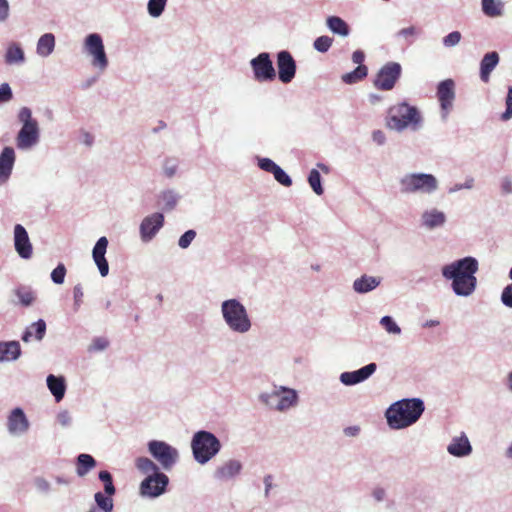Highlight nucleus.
<instances>
[{"label":"nucleus","mask_w":512,"mask_h":512,"mask_svg":"<svg viewBox=\"0 0 512 512\" xmlns=\"http://www.w3.org/2000/svg\"><path fill=\"white\" fill-rule=\"evenodd\" d=\"M478 270L479 261L473 256H466L444 265L441 274L451 281V289L456 296L470 297L477 288Z\"/></svg>","instance_id":"obj_1"},{"label":"nucleus","mask_w":512,"mask_h":512,"mask_svg":"<svg viewBox=\"0 0 512 512\" xmlns=\"http://www.w3.org/2000/svg\"><path fill=\"white\" fill-rule=\"evenodd\" d=\"M424 410V402L420 398L401 399L389 406L385 417L391 429L401 430L415 424Z\"/></svg>","instance_id":"obj_2"},{"label":"nucleus","mask_w":512,"mask_h":512,"mask_svg":"<svg viewBox=\"0 0 512 512\" xmlns=\"http://www.w3.org/2000/svg\"><path fill=\"white\" fill-rule=\"evenodd\" d=\"M220 313L227 328L235 334H246L252 329V320L245 305L237 298L221 302Z\"/></svg>","instance_id":"obj_3"},{"label":"nucleus","mask_w":512,"mask_h":512,"mask_svg":"<svg viewBox=\"0 0 512 512\" xmlns=\"http://www.w3.org/2000/svg\"><path fill=\"white\" fill-rule=\"evenodd\" d=\"M422 116L416 106L406 101L391 106L388 110L387 126L396 132L406 129L417 131L422 125Z\"/></svg>","instance_id":"obj_4"},{"label":"nucleus","mask_w":512,"mask_h":512,"mask_svg":"<svg viewBox=\"0 0 512 512\" xmlns=\"http://www.w3.org/2000/svg\"><path fill=\"white\" fill-rule=\"evenodd\" d=\"M17 119L21 128L15 138L16 147L22 151L31 150L40 142L39 123L33 117L32 110L26 106L19 109Z\"/></svg>","instance_id":"obj_5"},{"label":"nucleus","mask_w":512,"mask_h":512,"mask_svg":"<svg viewBox=\"0 0 512 512\" xmlns=\"http://www.w3.org/2000/svg\"><path fill=\"white\" fill-rule=\"evenodd\" d=\"M222 448L220 440L210 431L199 430L191 439V451L196 463L207 464Z\"/></svg>","instance_id":"obj_6"},{"label":"nucleus","mask_w":512,"mask_h":512,"mask_svg":"<svg viewBox=\"0 0 512 512\" xmlns=\"http://www.w3.org/2000/svg\"><path fill=\"white\" fill-rule=\"evenodd\" d=\"M399 189L403 195H432L439 189V181L430 173L411 172L399 179Z\"/></svg>","instance_id":"obj_7"},{"label":"nucleus","mask_w":512,"mask_h":512,"mask_svg":"<svg viewBox=\"0 0 512 512\" xmlns=\"http://www.w3.org/2000/svg\"><path fill=\"white\" fill-rule=\"evenodd\" d=\"M259 401L270 409L285 412L298 404L299 396L295 389L274 386L270 392H262Z\"/></svg>","instance_id":"obj_8"},{"label":"nucleus","mask_w":512,"mask_h":512,"mask_svg":"<svg viewBox=\"0 0 512 512\" xmlns=\"http://www.w3.org/2000/svg\"><path fill=\"white\" fill-rule=\"evenodd\" d=\"M83 53L90 58L91 66L99 73H103L109 66V59L105 50L103 38L99 33L86 35L83 41Z\"/></svg>","instance_id":"obj_9"},{"label":"nucleus","mask_w":512,"mask_h":512,"mask_svg":"<svg viewBox=\"0 0 512 512\" xmlns=\"http://www.w3.org/2000/svg\"><path fill=\"white\" fill-rule=\"evenodd\" d=\"M147 448L151 456L166 471L171 470L179 461L178 449L165 441L151 440L148 442Z\"/></svg>","instance_id":"obj_10"},{"label":"nucleus","mask_w":512,"mask_h":512,"mask_svg":"<svg viewBox=\"0 0 512 512\" xmlns=\"http://www.w3.org/2000/svg\"><path fill=\"white\" fill-rule=\"evenodd\" d=\"M253 79L258 83L273 82L276 79V70L268 52H261L249 62Z\"/></svg>","instance_id":"obj_11"},{"label":"nucleus","mask_w":512,"mask_h":512,"mask_svg":"<svg viewBox=\"0 0 512 512\" xmlns=\"http://www.w3.org/2000/svg\"><path fill=\"white\" fill-rule=\"evenodd\" d=\"M168 484L169 478L165 473L148 475L140 483L139 494L143 498H158L166 492Z\"/></svg>","instance_id":"obj_12"},{"label":"nucleus","mask_w":512,"mask_h":512,"mask_svg":"<svg viewBox=\"0 0 512 512\" xmlns=\"http://www.w3.org/2000/svg\"><path fill=\"white\" fill-rule=\"evenodd\" d=\"M402 73V67L398 62H387L383 65L373 81L378 90L390 91L394 88Z\"/></svg>","instance_id":"obj_13"},{"label":"nucleus","mask_w":512,"mask_h":512,"mask_svg":"<svg viewBox=\"0 0 512 512\" xmlns=\"http://www.w3.org/2000/svg\"><path fill=\"white\" fill-rule=\"evenodd\" d=\"M276 77L279 81L288 84L295 78L297 64L292 54L287 50H281L276 55Z\"/></svg>","instance_id":"obj_14"},{"label":"nucleus","mask_w":512,"mask_h":512,"mask_svg":"<svg viewBox=\"0 0 512 512\" xmlns=\"http://www.w3.org/2000/svg\"><path fill=\"white\" fill-rule=\"evenodd\" d=\"M441 108V117L445 121L453 107L455 99V82L446 79L438 83L436 92Z\"/></svg>","instance_id":"obj_15"},{"label":"nucleus","mask_w":512,"mask_h":512,"mask_svg":"<svg viewBox=\"0 0 512 512\" xmlns=\"http://www.w3.org/2000/svg\"><path fill=\"white\" fill-rule=\"evenodd\" d=\"M164 225V215L155 212L146 216L139 227L140 237L143 242L151 241Z\"/></svg>","instance_id":"obj_16"},{"label":"nucleus","mask_w":512,"mask_h":512,"mask_svg":"<svg viewBox=\"0 0 512 512\" xmlns=\"http://www.w3.org/2000/svg\"><path fill=\"white\" fill-rule=\"evenodd\" d=\"M242 470V462L238 459L230 458L215 468L213 477L219 482H227L239 476Z\"/></svg>","instance_id":"obj_17"},{"label":"nucleus","mask_w":512,"mask_h":512,"mask_svg":"<svg viewBox=\"0 0 512 512\" xmlns=\"http://www.w3.org/2000/svg\"><path fill=\"white\" fill-rule=\"evenodd\" d=\"M30 427L29 420L20 407L14 408L7 418V430L12 436L24 435Z\"/></svg>","instance_id":"obj_18"},{"label":"nucleus","mask_w":512,"mask_h":512,"mask_svg":"<svg viewBox=\"0 0 512 512\" xmlns=\"http://www.w3.org/2000/svg\"><path fill=\"white\" fill-rule=\"evenodd\" d=\"M377 370L376 363H369L358 370L346 371L340 374L339 380L345 386H354L366 381Z\"/></svg>","instance_id":"obj_19"},{"label":"nucleus","mask_w":512,"mask_h":512,"mask_svg":"<svg viewBox=\"0 0 512 512\" xmlns=\"http://www.w3.org/2000/svg\"><path fill=\"white\" fill-rule=\"evenodd\" d=\"M446 222V214L436 207L426 209L420 215V226L427 231L443 228Z\"/></svg>","instance_id":"obj_20"},{"label":"nucleus","mask_w":512,"mask_h":512,"mask_svg":"<svg viewBox=\"0 0 512 512\" xmlns=\"http://www.w3.org/2000/svg\"><path fill=\"white\" fill-rule=\"evenodd\" d=\"M14 247L22 259H30L33 253V247L28 233L24 226L16 224L14 227Z\"/></svg>","instance_id":"obj_21"},{"label":"nucleus","mask_w":512,"mask_h":512,"mask_svg":"<svg viewBox=\"0 0 512 512\" xmlns=\"http://www.w3.org/2000/svg\"><path fill=\"white\" fill-rule=\"evenodd\" d=\"M108 243V239L102 236L97 240L92 250V258L102 277L107 276L109 273V264L105 257Z\"/></svg>","instance_id":"obj_22"},{"label":"nucleus","mask_w":512,"mask_h":512,"mask_svg":"<svg viewBox=\"0 0 512 512\" xmlns=\"http://www.w3.org/2000/svg\"><path fill=\"white\" fill-rule=\"evenodd\" d=\"M16 154L14 148L6 146L0 152V186L5 184L11 177Z\"/></svg>","instance_id":"obj_23"},{"label":"nucleus","mask_w":512,"mask_h":512,"mask_svg":"<svg viewBox=\"0 0 512 512\" xmlns=\"http://www.w3.org/2000/svg\"><path fill=\"white\" fill-rule=\"evenodd\" d=\"M447 452L454 457H466L472 453V446L467 435L462 432L459 436L452 438L447 446Z\"/></svg>","instance_id":"obj_24"},{"label":"nucleus","mask_w":512,"mask_h":512,"mask_svg":"<svg viewBox=\"0 0 512 512\" xmlns=\"http://www.w3.org/2000/svg\"><path fill=\"white\" fill-rule=\"evenodd\" d=\"M382 282L379 276L363 274L353 281V290L358 294H366L376 289Z\"/></svg>","instance_id":"obj_25"},{"label":"nucleus","mask_w":512,"mask_h":512,"mask_svg":"<svg viewBox=\"0 0 512 512\" xmlns=\"http://www.w3.org/2000/svg\"><path fill=\"white\" fill-rule=\"evenodd\" d=\"M21 355V346L18 341H0V363L12 362Z\"/></svg>","instance_id":"obj_26"},{"label":"nucleus","mask_w":512,"mask_h":512,"mask_svg":"<svg viewBox=\"0 0 512 512\" xmlns=\"http://www.w3.org/2000/svg\"><path fill=\"white\" fill-rule=\"evenodd\" d=\"M46 384L51 392V394L54 396L56 402H60L66 392V380L63 376H56L54 374H49L46 378Z\"/></svg>","instance_id":"obj_27"},{"label":"nucleus","mask_w":512,"mask_h":512,"mask_svg":"<svg viewBox=\"0 0 512 512\" xmlns=\"http://www.w3.org/2000/svg\"><path fill=\"white\" fill-rule=\"evenodd\" d=\"M499 63V55L497 52H489L484 55L480 62V78L483 82H488L491 72Z\"/></svg>","instance_id":"obj_28"},{"label":"nucleus","mask_w":512,"mask_h":512,"mask_svg":"<svg viewBox=\"0 0 512 512\" xmlns=\"http://www.w3.org/2000/svg\"><path fill=\"white\" fill-rule=\"evenodd\" d=\"M46 322L43 319H39L36 322H33L30 324L25 331L23 332L21 339L25 343H28L31 341L32 337L36 341H41L45 334H46Z\"/></svg>","instance_id":"obj_29"},{"label":"nucleus","mask_w":512,"mask_h":512,"mask_svg":"<svg viewBox=\"0 0 512 512\" xmlns=\"http://www.w3.org/2000/svg\"><path fill=\"white\" fill-rule=\"evenodd\" d=\"M4 59L8 65L23 64L25 62V54L21 45L17 42L10 43L6 49Z\"/></svg>","instance_id":"obj_30"},{"label":"nucleus","mask_w":512,"mask_h":512,"mask_svg":"<svg viewBox=\"0 0 512 512\" xmlns=\"http://www.w3.org/2000/svg\"><path fill=\"white\" fill-rule=\"evenodd\" d=\"M55 48V36L52 33L43 34L37 41L36 52L40 57H48Z\"/></svg>","instance_id":"obj_31"},{"label":"nucleus","mask_w":512,"mask_h":512,"mask_svg":"<svg viewBox=\"0 0 512 512\" xmlns=\"http://www.w3.org/2000/svg\"><path fill=\"white\" fill-rule=\"evenodd\" d=\"M328 29L333 33L342 37H347L350 34L348 24L339 16H329L326 19Z\"/></svg>","instance_id":"obj_32"},{"label":"nucleus","mask_w":512,"mask_h":512,"mask_svg":"<svg viewBox=\"0 0 512 512\" xmlns=\"http://www.w3.org/2000/svg\"><path fill=\"white\" fill-rule=\"evenodd\" d=\"M96 464V460L90 454H79L77 457V475L79 477H84L96 466Z\"/></svg>","instance_id":"obj_33"},{"label":"nucleus","mask_w":512,"mask_h":512,"mask_svg":"<svg viewBox=\"0 0 512 512\" xmlns=\"http://www.w3.org/2000/svg\"><path fill=\"white\" fill-rule=\"evenodd\" d=\"M483 13L491 18L499 17L503 14L504 4L501 0H481Z\"/></svg>","instance_id":"obj_34"},{"label":"nucleus","mask_w":512,"mask_h":512,"mask_svg":"<svg viewBox=\"0 0 512 512\" xmlns=\"http://www.w3.org/2000/svg\"><path fill=\"white\" fill-rule=\"evenodd\" d=\"M160 199L163 203L164 211H172L178 204L180 195L173 189H167L161 192Z\"/></svg>","instance_id":"obj_35"},{"label":"nucleus","mask_w":512,"mask_h":512,"mask_svg":"<svg viewBox=\"0 0 512 512\" xmlns=\"http://www.w3.org/2000/svg\"><path fill=\"white\" fill-rule=\"evenodd\" d=\"M135 466L141 473L146 474L147 476L162 473L157 464L147 457L137 458Z\"/></svg>","instance_id":"obj_36"},{"label":"nucleus","mask_w":512,"mask_h":512,"mask_svg":"<svg viewBox=\"0 0 512 512\" xmlns=\"http://www.w3.org/2000/svg\"><path fill=\"white\" fill-rule=\"evenodd\" d=\"M113 495H107L101 491L94 494L96 508L102 512H112L114 509Z\"/></svg>","instance_id":"obj_37"},{"label":"nucleus","mask_w":512,"mask_h":512,"mask_svg":"<svg viewBox=\"0 0 512 512\" xmlns=\"http://www.w3.org/2000/svg\"><path fill=\"white\" fill-rule=\"evenodd\" d=\"M368 69L365 65L357 66L352 72L342 76V81L347 84L356 83L367 76Z\"/></svg>","instance_id":"obj_38"},{"label":"nucleus","mask_w":512,"mask_h":512,"mask_svg":"<svg viewBox=\"0 0 512 512\" xmlns=\"http://www.w3.org/2000/svg\"><path fill=\"white\" fill-rule=\"evenodd\" d=\"M308 183L316 195L321 196L324 193L321 175L317 169H312L309 172Z\"/></svg>","instance_id":"obj_39"},{"label":"nucleus","mask_w":512,"mask_h":512,"mask_svg":"<svg viewBox=\"0 0 512 512\" xmlns=\"http://www.w3.org/2000/svg\"><path fill=\"white\" fill-rule=\"evenodd\" d=\"M380 325L383 329L390 335H400L402 330L400 326L396 323V321L391 316H383L380 319Z\"/></svg>","instance_id":"obj_40"},{"label":"nucleus","mask_w":512,"mask_h":512,"mask_svg":"<svg viewBox=\"0 0 512 512\" xmlns=\"http://www.w3.org/2000/svg\"><path fill=\"white\" fill-rule=\"evenodd\" d=\"M15 295L23 306H30L36 298L35 293L30 288L26 287L16 289Z\"/></svg>","instance_id":"obj_41"},{"label":"nucleus","mask_w":512,"mask_h":512,"mask_svg":"<svg viewBox=\"0 0 512 512\" xmlns=\"http://www.w3.org/2000/svg\"><path fill=\"white\" fill-rule=\"evenodd\" d=\"M167 4V0H149L147 3V11L153 18H158L162 15Z\"/></svg>","instance_id":"obj_42"},{"label":"nucleus","mask_w":512,"mask_h":512,"mask_svg":"<svg viewBox=\"0 0 512 512\" xmlns=\"http://www.w3.org/2000/svg\"><path fill=\"white\" fill-rule=\"evenodd\" d=\"M99 479L104 483V492L107 495H114L116 488L113 483L112 475L109 471L102 470L98 474Z\"/></svg>","instance_id":"obj_43"},{"label":"nucleus","mask_w":512,"mask_h":512,"mask_svg":"<svg viewBox=\"0 0 512 512\" xmlns=\"http://www.w3.org/2000/svg\"><path fill=\"white\" fill-rule=\"evenodd\" d=\"M420 34V30L414 26H409L406 28L400 29L396 36L399 38H403L408 44L413 43V39L416 38Z\"/></svg>","instance_id":"obj_44"},{"label":"nucleus","mask_w":512,"mask_h":512,"mask_svg":"<svg viewBox=\"0 0 512 512\" xmlns=\"http://www.w3.org/2000/svg\"><path fill=\"white\" fill-rule=\"evenodd\" d=\"M333 39L329 36H320L315 39L313 47L315 50L321 53L327 52L332 46Z\"/></svg>","instance_id":"obj_45"},{"label":"nucleus","mask_w":512,"mask_h":512,"mask_svg":"<svg viewBox=\"0 0 512 512\" xmlns=\"http://www.w3.org/2000/svg\"><path fill=\"white\" fill-rule=\"evenodd\" d=\"M462 39V34L459 31H452L442 39V44L445 48H453L457 46Z\"/></svg>","instance_id":"obj_46"},{"label":"nucleus","mask_w":512,"mask_h":512,"mask_svg":"<svg viewBox=\"0 0 512 512\" xmlns=\"http://www.w3.org/2000/svg\"><path fill=\"white\" fill-rule=\"evenodd\" d=\"M501 121H509L512 119V86L508 87L505 97V111L500 115Z\"/></svg>","instance_id":"obj_47"},{"label":"nucleus","mask_w":512,"mask_h":512,"mask_svg":"<svg viewBox=\"0 0 512 512\" xmlns=\"http://www.w3.org/2000/svg\"><path fill=\"white\" fill-rule=\"evenodd\" d=\"M196 235L197 233L193 229L185 231L178 240V246L181 249H187L196 238Z\"/></svg>","instance_id":"obj_48"},{"label":"nucleus","mask_w":512,"mask_h":512,"mask_svg":"<svg viewBox=\"0 0 512 512\" xmlns=\"http://www.w3.org/2000/svg\"><path fill=\"white\" fill-rule=\"evenodd\" d=\"M66 276V267L64 264L59 263L56 268L51 272V280L55 284H63Z\"/></svg>","instance_id":"obj_49"},{"label":"nucleus","mask_w":512,"mask_h":512,"mask_svg":"<svg viewBox=\"0 0 512 512\" xmlns=\"http://www.w3.org/2000/svg\"><path fill=\"white\" fill-rule=\"evenodd\" d=\"M274 179L284 187L292 185L291 177L279 166L273 173Z\"/></svg>","instance_id":"obj_50"},{"label":"nucleus","mask_w":512,"mask_h":512,"mask_svg":"<svg viewBox=\"0 0 512 512\" xmlns=\"http://www.w3.org/2000/svg\"><path fill=\"white\" fill-rule=\"evenodd\" d=\"M257 164L261 170L271 173V174H273L274 171L277 169V167H279V165L276 164L273 160H271L270 158H266V157H263V158L258 157Z\"/></svg>","instance_id":"obj_51"},{"label":"nucleus","mask_w":512,"mask_h":512,"mask_svg":"<svg viewBox=\"0 0 512 512\" xmlns=\"http://www.w3.org/2000/svg\"><path fill=\"white\" fill-rule=\"evenodd\" d=\"M109 345V341L104 337L95 338L90 344L88 351L90 352H99L104 351Z\"/></svg>","instance_id":"obj_52"},{"label":"nucleus","mask_w":512,"mask_h":512,"mask_svg":"<svg viewBox=\"0 0 512 512\" xmlns=\"http://www.w3.org/2000/svg\"><path fill=\"white\" fill-rule=\"evenodd\" d=\"M56 419L63 428H68L72 425V415L68 410H61L58 412Z\"/></svg>","instance_id":"obj_53"},{"label":"nucleus","mask_w":512,"mask_h":512,"mask_svg":"<svg viewBox=\"0 0 512 512\" xmlns=\"http://www.w3.org/2000/svg\"><path fill=\"white\" fill-rule=\"evenodd\" d=\"M83 287L81 284H77L73 288V299H74V310L78 311L83 303Z\"/></svg>","instance_id":"obj_54"},{"label":"nucleus","mask_w":512,"mask_h":512,"mask_svg":"<svg viewBox=\"0 0 512 512\" xmlns=\"http://www.w3.org/2000/svg\"><path fill=\"white\" fill-rule=\"evenodd\" d=\"M500 299L504 306L512 308V283L503 288Z\"/></svg>","instance_id":"obj_55"},{"label":"nucleus","mask_w":512,"mask_h":512,"mask_svg":"<svg viewBox=\"0 0 512 512\" xmlns=\"http://www.w3.org/2000/svg\"><path fill=\"white\" fill-rule=\"evenodd\" d=\"M177 167L175 160L167 159L163 164V172L168 178H171L176 174Z\"/></svg>","instance_id":"obj_56"},{"label":"nucleus","mask_w":512,"mask_h":512,"mask_svg":"<svg viewBox=\"0 0 512 512\" xmlns=\"http://www.w3.org/2000/svg\"><path fill=\"white\" fill-rule=\"evenodd\" d=\"M13 93L8 83L0 85V103L8 102L12 99Z\"/></svg>","instance_id":"obj_57"},{"label":"nucleus","mask_w":512,"mask_h":512,"mask_svg":"<svg viewBox=\"0 0 512 512\" xmlns=\"http://www.w3.org/2000/svg\"><path fill=\"white\" fill-rule=\"evenodd\" d=\"M10 17V4L8 0H0V23H5Z\"/></svg>","instance_id":"obj_58"},{"label":"nucleus","mask_w":512,"mask_h":512,"mask_svg":"<svg viewBox=\"0 0 512 512\" xmlns=\"http://www.w3.org/2000/svg\"><path fill=\"white\" fill-rule=\"evenodd\" d=\"M371 495L376 502H383L387 497V491L381 486H375L372 489Z\"/></svg>","instance_id":"obj_59"},{"label":"nucleus","mask_w":512,"mask_h":512,"mask_svg":"<svg viewBox=\"0 0 512 512\" xmlns=\"http://www.w3.org/2000/svg\"><path fill=\"white\" fill-rule=\"evenodd\" d=\"M34 484L36 489L42 493H48L51 489L50 483L41 477L36 478Z\"/></svg>","instance_id":"obj_60"},{"label":"nucleus","mask_w":512,"mask_h":512,"mask_svg":"<svg viewBox=\"0 0 512 512\" xmlns=\"http://www.w3.org/2000/svg\"><path fill=\"white\" fill-rule=\"evenodd\" d=\"M501 191L505 195L512 194V180L510 177H504L501 180Z\"/></svg>","instance_id":"obj_61"},{"label":"nucleus","mask_w":512,"mask_h":512,"mask_svg":"<svg viewBox=\"0 0 512 512\" xmlns=\"http://www.w3.org/2000/svg\"><path fill=\"white\" fill-rule=\"evenodd\" d=\"M372 140L379 146L386 142L385 133L382 130H375L372 133Z\"/></svg>","instance_id":"obj_62"},{"label":"nucleus","mask_w":512,"mask_h":512,"mask_svg":"<svg viewBox=\"0 0 512 512\" xmlns=\"http://www.w3.org/2000/svg\"><path fill=\"white\" fill-rule=\"evenodd\" d=\"M365 59V54L362 50H356L352 54V61L358 66L363 65V61Z\"/></svg>","instance_id":"obj_63"},{"label":"nucleus","mask_w":512,"mask_h":512,"mask_svg":"<svg viewBox=\"0 0 512 512\" xmlns=\"http://www.w3.org/2000/svg\"><path fill=\"white\" fill-rule=\"evenodd\" d=\"M359 432L360 428L358 426H349L344 429V434L349 437H355Z\"/></svg>","instance_id":"obj_64"}]
</instances>
